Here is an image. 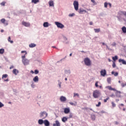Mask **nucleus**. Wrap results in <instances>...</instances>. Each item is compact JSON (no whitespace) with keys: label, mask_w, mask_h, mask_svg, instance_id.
Segmentation results:
<instances>
[{"label":"nucleus","mask_w":126,"mask_h":126,"mask_svg":"<svg viewBox=\"0 0 126 126\" xmlns=\"http://www.w3.org/2000/svg\"><path fill=\"white\" fill-rule=\"evenodd\" d=\"M19 71H18V70L16 69H14L13 70V73L15 74V75H17V74L19 73Z\"/></svg>","instance_id":"obj_16"},{"label":"nucleus","mask_w":126,"mask_h":126,"mask_svg":"<svg viewBox=\"0 0 126 126\" xmlns=\"http://www.w3.org/2000/svg\"><path fill=\"white\" fill-rule=\"evenodd\" d=\"M53 126H61V123L59 121L57 120L55 121V123L53 124Z\"/></svg>","instance_id":"obj_12"},{"label":"nucleus","mask_w":126,"mask_h":126,"mask_svg":"<svg viewBox=\"0 0 126 126\" xmlns=\"http://www.w3.org/2000/svg\"><path fill=\"white\" fill-rule=\"evenodd\" d=\"M112 60L114 61V62H116V61L118 60V56H115V57H112Z\"/></svg>","instance_id":"obj_30"},{"label":"nucleus","mask_w":126,"mask_h":126,"mask_svg":"<svg viewBox=\"0 0 126 126\" xmlns=\"http://www.w3.org/2000/svg\"><path fill=\"white\" fill-rule=\"evenodd\" d=\"M100 74L102 76H105L106 75V70L103 69L100 71Z\"/></svg>","instance_id":"obj_11"},{"label":"nucleus","mask_w":126,"mask_h":126,"mask_svg":"<svg viewBox=\"0 0 126 126\" xmlns=\"http://www.w3.org/2000/svg\"><path fill=\"white\" fill-rule=\"evenodd\" d=\"M38 73H39V70L36 69L34 70V74H38Z\"/></svg>","instance_id":"obj_39"},{"label":"nucleus","mask_w":126,"mask_h":126,"mask_svg":"<svg viewBox=\"0 0 126 126\" xmlns=\"http://www.w3.org/2000/svg\"><path fill=\"white\" fill-rule=\"evenodd\" d=\"M121 14H123L125 16H126V11H121Z\"/></svg>","instance_id":"obj_36"},{"label":"nucleus","mask_w":126,"mask_h":126,"mask_svg":"<svg viewBox=\"0 0 126 126\" xmlns=\"http://www.w3.org/2000/svg\"><path fill=\"white\" fill-rule=\"evenodd\" d=\"M84 62L85 63V64L87 65V66H90V65H91V60H90V59L86 58H85Z\"/></svg>","instance_id":"obj_3"},{"label":"nucleus","mask_w":126,"mask_h":126,"mask_svg":"<svg viewBox=\"0 0 126 126\" xmlns=\"http://www.w3.org/2000/svg\"><path fill=\"white\" fill-rule=\"evenodd\" d=\"M107 88H108V89H109V90H112L113 91H116V89L112 88V87L111 86H108V87H107Z\"/></svg>","instance_id":"obj_20"},{"label":"nucleus","mask_w":126,"mask_h":126,"mask_svg":"<svg viewBox=\"0 0 126 126\" xmlns=\"http://www.w3.org/2000/svg\"><path fill=\"white\" fill-rule=\"evenodd\" d=\"M82 53H85L84 51H81Z\"/></svg>","instance_id":"obj_64"},{"label":"nucleus","mask_w":126,"mask_h":126,"mask_svg":"<svg viewBox=\"0 0 126 126\" xmlns=\"http://www.w3.org/2000/svg\"><path fill=\"white\" fill-rule=\"evenodd\" d=\"M7 76H8V75L6 74H3L2 76V78H6V77H7Z\"/></svg>","instance_id":"obj_34"},{"label":"nucleus","mask_w":126,"mask_h":126,"mask_svg":"<svg viewBox=\"0 0 126 126\" xmlns=\"http://www.w3.org/2000/svg\"><path fill=\"white\" fill-rule=\"evenodd\" d=\"M43 124L45 126H50V122L47 120L44 121Z\"/></svg>","instance_id":"obj_10"},{"label":"nucleus","mask_w":126,"mask_h":126,"mask_svg":"<svg viewBox=\"0 0 126 126\" xmlns=\"http://www.w3.org/2000/svg\"><path fill=\"white\" fill-rule=\"evenodd\" d=\"M89 24H90V25H93V22H90Z\"/></svg>","instance_id":"obj_52"},{"label":"nucleus","mask_w":126,"mask_h":126,"mask_svg":"<svg viewBox=\"0 0 126 126\" xmlns=\"http://www.w3.org/2000/svg\"><path fill=\"white\" fill-rule=\"evenodd\" d=\"M74 15H75L74 13L69 14V16L70 17H72V16H74Z\"/></svg>","instance_id":"obj_44"},{"label":"nucleus","mask_w":126,"mask_h":126,"mask_svg":"<svg viewBox=\"0 0 126 126\" xmlns=\"http://www.w3.org/2000/svg\"><path fill=\"white\" fill-rule=\"evenodd\" d=\"M22 54L25 53L24 56H22V62L24 64V65H27V64H29V60L25 59V56L27 55V52L26 51H21Z\"/></svg>","instance_id":"obj_1"},{"label":"nucleus","mask_w":126,"mask_h":126,"mask_svg":"<svg viewBox=\"0 0 126 126\" xmlns=\"http://www.w3.org/2000/svg\"><path fill=\"white\" fill-rule=\"evenodd\" d=\"M10 40H11L10 36H9L8 38V42H10V43H11V44H12L13 43V41Z\"/></svg>","instance_id":"obj_32"},{"label":"nucleus","mask_w":126,"mask_h":126,"mask_svg":"<svg viewBox=\"0 0 126 126\" xmlns=\"http://www.w3.org/2000/svg\"><path fill=\"white\" fill-rule=\"evenodd\" d=\"M109 99H110L109 97H107L106 99H104V103H107V101H108V100H109Z\"/></svg>","instance_id":"obj_38"},{"label":"nucleus","mask_w":126,"mask_h":126,"mask_svg":"<svg viewBox=\"0 0 126 126\" xmlns=\"http://www.w3.org/2000/svg\"><path fill=\"white\" fill-rule=\"evenodd\" d=\"M108 5H109L110 7H112V4H111V3H108Z\"/></svg>","instance_id":"obj_53"},{"label":"nucleus","mask_w":126,"mask_h":126,"mask_svg":"<svg viewBox=\"0 0 126 126\" xmlns=\"http://www.w3.org/2000/svg\"><path fill=\"white\" fill-rule=\"evenodd\" d=\"M76 96H77V97H79V94H78L74 93V97H76Z\"/></svg>","instance_id":"obj_42"},{"label":"nucleus","mask_w":126,"mask_h":126,"mask_svg":"<svg viewBox=\"0 0 126 126\" xmlns=\"http://www.w3.org/2000/svg\"><path fill=\"white\" fill-rule=\"evenodd\" d=\"M70 112V109L69 108H65L64 109V114H68Z\"/></svg>","instance_id":"obj_9"},{"label":"nucleus","mask_w":126,"mask_h":126,"mask_svg":"<svg viewBox=\"0 0 126 126\" xmlns=\"http://www.w3.org/2000/svg\"><path fill=\"white\" fill-rule=\"evenodd\" d=\"M92 2H93V3H95V0H91Z\"/></svg>","instance_id":"obj_55"},{"label":"nucleus","mask_w":126,"mask_h":126,"mask_svg":"<svg viewBox=\"0 0 126 126\" xmlns=\"http://www.w3.org/2000/svg\"><path fill=\"white\" fill-rule=\"evenodd\" d=\"M60 100L61 102H65V101H66V98L63 96H62L60 97Z\"/></svg>","instance_id":"obj_13"},{"label":"nucleus","mask_w":126,"mask_h":126,"mask_svg":"<svg viewBox=\"0 0 126 126\" xmlns=\"http://www.w3.org/2000/svg\"><path fill=\"white\" fill-rule=\"evenodd\" d=\"M104 7L107 8L108 7V3L107 2H105L104 3Z\"/></svg>","instance_id":"obj_37"},{"label":"nucleus","mask_w":126,"mask_h":126,"mask_svg":"<svg viewBox=\"0 0 126 126\" xmlns=\"http://www.w3.org/2000/svg\"><path fill=\"white\" fill-rule=\"evenodd\" d=\"M94 31L95 33H99V32H100L101 30H100V29H94Z\"/></svg>","instance_id":"obj_28"},{"label":"nucleus","mask_w":126,"mask_h":126,"mask_svg":"<svg viewBox=\"0 0 126 126\" xmlns=\"http://www.w3.org/2000/svg\"><path fill=\"white\" fill-rule=\"evenodd\" d=\"M99 88H102V86H99Z\"/></svg>","instance_id":"obj_62"},{"label":"nucleus","mask_w":126,"mask_h":126,"mask_svg":"<svg viewBox=\"0 0 126 126\" xmlns=\"http://www.w3.org/2000/svg\"><path fill=\"white\" fill-rule=\"evenodd\" d=\"M3 106H4V105H3V104H2V103L0 102V108L3 107Z\"/></svg>","instance_id":"obj_45"},{"label":"nucleus","mask_w":126,"mask_h":126,"mask_svg":"<svg viewBox=\"0 0 126 126\" xmlns=\"http://www.w3.org/2000/svg\"><path fill=\"white\" fill-rule=\"evenodd\" d=\"M110 97L114 98V97H115V94H112L111 95H110Z\"/></svg>","instance_id":"obj_49"},{"label":"nucleus","mask_w":126,"mask_h":126,"mask_svg":"<svg viewBox=\"0 0 126 126\" xmlns=\"http://www.w3.org/2000/svg\"><path fill=\"white\" fill-rule=\"evenodd\" d=\"M72 113H70L69 115V119H71V118H72Z\"/></svg>","instance_id":"obj_47"},{"label":"nucleus","mask_w":126,"mask_h":126,"mask_svg":"<svg viewBox=\"0 0 126 126\" xmlns=\"http://www.w3.org/2000/svg\"><path fill=\"white\" fill-rule=\"evenodd\" d=\"M122 30L123 32V33H126V27H122Z\"/></svg>","instance_id":"obj_29"},{"label":"nucleus","mask_w":126,"mask_h":126,"mask_svg":"<svg viewBox=\"0 0 126 126\" xmlns=\"http://www.w3.org/2000/svg\"><path fill=\"white\" fill-rule=\"evenodd\" d=\"M4 81H8V79H7L6 80H4Z\"/></svg>","instance_id":"obj_60"},{"label":"nucleus","mask_w":126,"mask_h":126,"mask_svg":"<svg viewBox=\"0 0 126 126\" xmlns=\"http://www.w3.org/2000/svg\"><path fill=\"white\" fill-rule=\"evenodd\" d=\"M100 95H101V93L100 92V91L98 90H95L94 91L93 93V96L94 98H99L100 96Z\"/></svg>","instance_id":"obj_2"},{"label":"nucleus","mask_w":126,"mask_h":126,"mask_svg":"<svg viewBox=\"0 0 126 126\" xmlns=\"http://www.w3.org/2000/svg\"><path fill=\"white\" fill-rule=\"evenodd\" d=\"M65 80L66 81V80H67V78H65Z\"/></svg>","instance_id":"obj_63"},{"label":"nucleus","mask_w":126,"mask_h":126,"mask_svg":"<svg viewBox=\"0 0 126 126\" xmlns=\"http://www.w3.org/2000/svg\"><path fill=\"white\" fill-rule=\"evenodd\" d=\"M115 125H118L119 123H118V122H115Z\"/></svg>","instance_id":"obj_57"},{"label":"nucleus","mask_w":126,"mask_h":126,"mask_svg":"<svg viewBox=\"0 0 126 126\" xmlns=\"http://www.w3.org/2000/svg\"><path fill=\"white\" fill-rule=\"evenodd\" d=\"M70 57H71V56H72V53H70V55H69Z\"/></svg>","instance_id":"obj_61"},{"label":"nucleus","mask_w":126,"mask_h":126,"mask_svg":"<svg viewBox=\"0 0 126 126\" xmlns=\"http://www.w3.org/2000/svg\"><path fill=\"white\" fill-rule=\"evenodd\" d=\"M111 104L112 105V107H116V104H115V103L114 102H112Z\"/></svg>","instance_id":"obj_43"},{"label":"nucleus","mask_w":126,"mask_h":126,"mask_svg":"<svg viewBox=\"0 0 126 126\" xmlns=\"http://www.w3.org/2000/svg\"><path fill=\"white\" fill-rule=\"evenodd\" d=\"M22 24L23 25H24V26H25L26 27H29V26H30V23L26 22L25 21H23Z\"/></svg>","instance_id":"obj_8"},{"label":"nucleus","mask_w":126,"mask_h":126,"mask_svg":"<svg viewBox=\"0 0 126 126\" xmlns=\"http://www.w3.org/2000/svg\"><path fill=\"white\" fill-rule=\"evenodd\" d=\"M3 32H4L3 30H1L0 32H1V33Z\"/></svg>","instance_id":"obj_58"},{"label":"nucleus","mask_w":126,"mask_h":126,"mask_svg":"<svg viewBox=\"0 0 126 126\" xmlns=\"http://www.w3.org/2000/svg\"><path fill=\"white\" fill-rule=\"evenodd\" d=\"M32 2L36 4L37 2H39V0H32Z\"/></svg>","instance_id":"obj_31"},{"label":"nucleus","mask_w":126,"mask_h":126,"mask_svg":"<svg viewBox=\"0 0 126 126\" xmlns=\"http://www.w3.org/2000/svg\"><path fill=\"white\" fill-rule=\"evenodd\" d=\"M50 6H54V1L50 0L49 2Z\"/></svg>","instance_id":"obj_21"},{"label":"nucleus","mask_w":126,"mask_h":126,"mask_svg":"<svg viewBox=\"0 0 126 126\" xmlns=\"http://www.w3.org/2000/svg\"><path fill=\"white\" fill-rule=\"evenodd\" d=\"M79 13H80V14H83V12H87V11H86V10H83V9H80L78 11Z\"/></svg>","instance_id":"obj_15"},{"label":"nucleus","mask_w":126,"mask_h":126,"mask_svg":"<svg viewBox=\"0 0 126 126\" xmlns=\"http://www.w3.org/2000/svg\"><path fill=\"white\" fill-rule=\"evenodd\" d=\"M119 63H122L123 64H126V62L125 61V60L123 59H119Z\"/></svg>","instance_id":"obj_18"},{"label":"nucleus","mask_w":126,"mask_h":126,"mask_svg":"<svg viewBox=\"0 0 126 126\" xmlns=\"http://www.w3.org/2000/svg\"><path fill=\"white\" fill-rule=\"evenodd\" d=\"M121 86L122 87H125V86H126V83H121Z\"/></svg>","instance_id":"obj_40"},{"label":"nucleus","mask_w":126,"mask_h":126,"mask_svg":"<svg viewBox=\"0 0 126 126\" xmlns=\"http://www.w3.org/2000/svg\"><path fill=\"white\" fill-rule=\"evenodd\" d=\"M33 81L34 82H38L39 81V77L38 76L34 77V78L33 79Z\"/></svg>","instance_id":"obj_17"},{"label":"nucleus","mask_w":126,"mask_h":126,"mask_svg":"<svg viewBox=\"0 0 126 126\" xmlns=\"http://www.w3.org/2000/svg\"><path fill=\"white\" fill-rule=\"evenodd\" d=\"M116 97H118V98L121 97V92L120 91H116L115 93Z\"/></svg>","instance_id":"obj_14"},{"label":"nucleus","mask_w":126,"mask_h":126,"mask_svg":"<svg viewBox=\"0 0 126 126\" xmlns=\"http://www.w3.org/2000/svg\"><path fill=\"white\" fill-rule=\"evenodd\" d=\"M112 74H114V76H118L119 75V73L118 72H115L114 71H112L111 72Z\"/></svg>","instance_id":"obj_22"},{"label":"nucleus","mask_w":126,"mask_h":126,"mask_svg":"<svg viewBox=\"0 0 126 126\" xmlns=\"http://www.w3.org/2000/svg\"><path fill=\"white\" fill-rule=\"evenodd\" d=\"M38 124L39 125H43L44 124V121L42 119H40L38 120Z\"/></svg>","instance_id":"obj_24"},{"label":"nucleus","mask_w":126,"mask_h":126,"mask_svg":"<svg viewBox=\"0 0 126 126\" xmlns=\"http://www.w3.org/2000/svg\"><path fill=\"white\" fill-rule=\"evenodd\" d=\"M91 119L93 121H95V120L96 119V116L94 115H92Z\"/></svg>","instance_id":"obj_27"},{"label":"nucleus","mask_w":126,"mask_h":126,"mask_svg":"<svg viewBox=\"0 0 126 126\" xmlns=\"http://www.w3.org/2000/svg\"><path fill=\"white\" fill-rule=\"evenodd\" d=\"M44 27H49V23L45 22L43 24Z\"/></svg>","instance_id":"obj_26"},{"label":"nucleus","mask_w":126,"mask_h":126,"mask_svg":"<svg viewBox=\"0 0 126 126\" xmlns=\"http://www.w3.org/2000/svg\"><path fill=\"white\" fill-rule=\"evenodd\" d=\"M1 5H4V4H5V3L4 2H2V3H1Z\"/></svg>","instance_id":"obj_51"},{"label":"nucleus","mask_w":126,"mask_h":126,"mask_svg":"<svg viewBox=\"0 0 126 126\" xmlns=\"http://www.w3.org/2000/svg\"><path fill=\"white\" fill-rule=\"evenodd\" d=\"M95 87H98V82H96L95 83Z\"/></svg>","instance_id":"obj_48"},{"label":"nucleus","mask_w":126,"mask_h":126,"mask_svg":"<svg viewBox=\"0 0 126 126\" xmlns=\"http://www.w3.org/2000/svg\"><path fill=\"white\" fill-rule=\"evenodd\" d=\"M56 25H57L58 28H64V26L63 25L62 23L59 22H55Z\"/></svg>","instance_id":"obj_6"},{"label":"nucleus","mask_w":126,"mask_h":126,"mask_svg":"<svg viewBox=\"0 0 126 126\" xmlns=\"http://www.w3.org/2000/svg\"><path fill=\"white\" fill-rule=\"evenodd\" d=\"M108 62H111V59H108Z\"/></svg>","instance_id":"obj_59"},{"label":"nucleus","mask_w":126,"mask_h":126,"mask_svg":"<svg viewBox=\"0 0 126 126\" xmlns=\"http://www.w3.org/2000/svg\"><path fill=\"white\" fill-rule=\"evenodd\" d=\"M117 45V44H116L115 42H114L112 44V46H116Z\"/></svg>","instance_id":"obj_50"},{"label":"nucleus","mask_w":126,"mask_h":126,"mask_svg":"<svg viewBox=\"0 0 126 126\" xmlns=\"http://www.w3.org/2000/svg\"><path fill=\"white\" fill-rule=\"evenodd\" d=\"M13 67H14L13 66V65L11 66L10 67V69H12V68H13Z\"/></svg>","instance_id":"obj_54"},{"label":"nucleus","mask_w":126,"mask_h":126,"mask_svg":"<svg viewBox=\"0 0 126 126\" xmlns=\"http://www.w3.org/2000/svg\"><path fill=\"white\" fill-rule=\"evenodd\" d=\"M0 22L2 23L5 26L8 25L7 21L5 20V19H2L0 20Z\"/></svg>","instance_id":"obj_7"},{"label":"nucleus","mask_w":126,"mask_h":126,"mask_svg":"<svg viewBox=\"0 0 126 126\" xmlns=\"http://www.w3.org/2000/svg\"><path fill=\"white\" fill-rule=\"evenodd\" d=\"M111 80H112V79H111V78H107V82H108V83L110 84Z\"/></svg>","instance_id":"obj_35"},{"label":"nucleus","mask_w":126,"mask_h":126,"mask_svg":"<svg viewBox=\"0 0 126 126\" xmlns=\"http://www.w3.org/2000/svg\"><path fill=\"white\" fill-rule=\"evenodd\" d=\"M4 53V49H0V54H2Z\"/></svg>","instance_id":"obj_33"},{"label":"nucleus","mask_w":126,"mask_h":126,"mask_svg":"<svg viewBox=\"0 0 126 126\" xmlns=\"http://www.w3.org/2000/svg\"><path fill=\"white\" fill-rule=\"evenodd\" d=\"M101 106V102H98V104H96V107H100Z\"/></svg>","instance_id":"obj_41"},{"label":"nucleus","mask_w":126,"mask_h":126,"mask_svg":"<svg viewBox=\"0 0 126 126\" xmlns=\"http://www.w3.org/2000/svg\"><path fill=\"white\" fill-rule=\"evenodd\" d=\"M112 67L113 68L116 67V63H115L114 62L113 63Z\"/></svg>","instance_id":"obj_46"},{"label":"nucleus","mask_w":126,"mask_h":126,"mask_svg":"<svg viewBox=\"0 0 126 126\" xmlns=\"http://www.w3.org/2000/svg\"><path fill=\"white\" fill-rule=\"evenodd\" d=\"M30 48H34V47H36V44L34 43H31L29 45Z\"/></svg>","instance_id":"obj_23"},{"label":"nucleus","mask_w":126,"mask_h":126,"mask_svg":"<svg viewBox=\"0 0 126 126\" xmlns=\"http://www.w3.org/2000/svg\"><path fill=\"white\" fill-rule=\"evenodd\" d=\"M62 121L63 122V123H65L67 121V118H66L65 117H63L62 118Z\"/></svg>","instance_id":"obj_19"},{"label":"nucleus","mask_w":126,"mask_h":126,"mask_svg":"<svg viewBox=\"0 0 126 126\" xmlns=\"http://www.w3.org/2000/svg\"><path fill=\"white\" fill-rule=\"evenodd\" d=\"M73 5L76 11L78 10V6H79L78 1L76 0H74L73 2Z\"/></svg>","instance_id":"obj_5"},{"label":"nucleus","mask_w":126,"mask_h":126,"mask_svg":"<svg viewBox=\"0 0 126 126\" xmlns=\"http://www.w3.org/2000/svg\"><path fill=\"white\" fill-rule=\"evenodd\" d=\"M69 104L70 105H71V106H76V105H77V102L75 101L74 103L73 102H70Z\"/></svg>","instance_id":"obj_25"},{"label":"nucleus","mask_w":126,"mask_h":126,"mask_svg":"<svg viewBox=\"0 0 126 126\" xmlns=\"http://www.w3.org/2000/svg\"><path fill=\"white\" fill-rule=\"evenodd\" d=\"M47 117H48V113H47L46 111L40 113V117L42 118V119H46Z\"/></svg>","instance_id":"obj_4"},{"label":"nucleus","mask_w":126,"mask_h":126,"mask_svg":"<svg viewBox=\"0 0 126 126\" xmlns=\"http://www.w3.org/2000/svg\"><path fill=\"white\" fill-rule=\"evenodd\" d=\"M31 73H34V71H33V70H31Z\"/></svg>","instance_id":"obj_56"}]
</instances>
